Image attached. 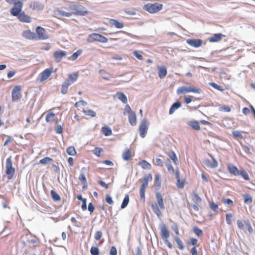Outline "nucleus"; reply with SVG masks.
I'll return each mask as SVG.
<instances>
[{"instance_id": "1", "label": "nucleus", "mask_w": 255, "mask_h": 255, "mask_svg": "<svg viewBox=\"0 0 255 255\" xmlns=\"http://www.w3.org/2000/svg\"><path fill=\"white\" fill-rule=\"evenodd\" d=\"M156 198L157 201V203L152 204L151 205V208L153 212L158 217H160L162 216V213L160 210H164L165 206L164 205L163 200L161 194L159 192H156L155 193Z\"/></svg>"}, {"instance_id": "2", "label": "nucleus", "mask_w": 255, "mask_h": 255, "mask_svg": "<svg viewBox=\"0 0 255 255\" xmlns=\"http://www.w3.org/2000/svg\"><path fill=\"white\" fill-rule=\"evenodd\" d=\"M159 228L160 230V236L163 240L164 243L168 246L169 249H171L173 247V246L168 240V238L170 236V234L165 224L163 222L159 224Z\"/></svg>"}, {"instance_id": "3", "label": "nucleus", "mask_w": 255, "mask_h": 255, "mask_svg": "<svg viewBox=\"0 0 255 255\" xmlns=\"http://www.w3.org/2000/svg\"><path fill=\"white\" fill-rule=\"evenodd\" d=\"M162 4L157 2L154 3H147L143 6V9L151 13H156L162 8Z\"/></svg>"}, {"instance_id": "4", "label": "nucleus", "mask_w": 255, "mask_h": 255, "mask_svg": "<svg viewBox=\"0 0 255 255\" xmlns=\"http://www.w3.org/2000/svg\"><path fill=\"white\" fill-rule=\"evenodd\" d=\"M87 40L88 42L90 43H92L94 41L106 43L108 41V39L107 37L101 34L95 33L90 34L88 36Z\"/></svg>"}, {"instance_id": "5", "label": "nucleus", "mask_w": 255, "mask_h": 255, "mask_svg": "<svg viewBox=\"0 0 255 255\" xmlns=\"http://www.w3.org/2000/svg\"><path fill=\"white\" fill-rule=\"evenodd\" d=\"M201 91V90L200 89L195 88L191 86H181L177 89L176 93L178 95H180L189 92L200 93Z\"/></svg>"}, {"instance_id": "6", "label": "nucleus", "mask_w": 255, "mask_h": 255, "mask_svg": "<svg viewBox=\"0 0 255 255\" xmlns=\"http://www.w3.org/2000/svg\"><path fill=\"white\" fill-rule=\"evenodd\" d=\"M69 8L73 10L72 14L76 15H85L88 11L83 9L84 7L81 5L73 4L69 6Z\"/></svg>"}, {"instance_id": "7", "label": "nucleus", "mask_w": 255, "mask_h": 255, "mask_svg": "<svg viewBox=\"0 0 255 255\" xmlns=\"http://www.w3.org/2000/svg\"><path fill=\"white\" fill-rule=\"evenodd\" d=\"M148 130V121L144 119L141 121V122L139 127V131L140 136L143 138L147 134Z\"/></svg>"}, {"instance_id": "8", "label": "nucleus", "mask_w": 255, "mask_h": 255, "mask_svg": "<svg viewBox=\"0 0 255 255\" xmlns=\"http://www.w3.org/2000/svg\"><path fill=\"white\" fill-rule=\"evenodd\" d=\"M28 6L31 9L35 11L42 10L44 8V4L42 2L37 0L30 1Z\"/></svg>"}, {"instance_id": "9", "label": "nucleus", "mask_w": 255, "mask_h": 255, "mask_svg": "<svg viewBox=\"0 0 255 255\" xmlns=\"http://www.w3.org/2000/svg\"><path fill=\"white\" fill-rule=\"evenodd\" d=\"M36 38L39 40H45L49 38L48 34L44 28L42 27L38 26L36 29Z\"/></svg>"}, {"instance_id": "10", "label": "nucleus", "mask_w": 255, "mask_h": 255, "mask_svg": "<svg viewBox=\"0 0 255 255\" xmlns=\"http://www.w3.org/2000/svg\"><path fill=\"white\" fill-rule=\"evenodd\" d=\"M21 98V87L15 86L12 91V101H17Z\"/></svg>"}, {"instance_id": "11", "label": "nucleus", "mask_w": 255, "mask_h": 255, "mask_svg": "<svg viewBox=\"0 0 255 255\" xmlns=\"http://www.w3.org/2000/svg\"><path fill=\"white\" fill-rule=\"evenodd\" d=\"M53 68H47L41 72L39 75V82H42L47 80L51 75Z\"/></svg>"}, {"instance_id": "12", "label": "nucleus", "mask_w": 255, "mask_h": 255, "mask_svg": "<svg viewBox=\"0 0 255 255\" xmlns=\"http://www.w3.org/2000/svg\"><path fill=\"white\" fill-rule=\"evenodd\" d=\"M23 4L13 5L10 8L9 11L10 14L14 16L17 17L22 11Z\"/></svg>"}, {"instance_id": "13", "label": "nucleus", "mask_w": 255, "mask_h": 255, "mask_svg": "<svg viewBox=\"0 0 255 255\" xmlns=\"http://www.w3.org/2000/svg\"><path fill=\"white\" fill-rule=\"evenodd\" d=\"M67 55V53L65 51L63 50H58L54 52L53 57L55 59V60L57 62H59L61 61L62 59L66 57Z\"/></svg>"}, {"instance_id": "14", "label": "nucleus", "mask_w": 255, "mask_h": 255, "mask_svg": "<svg viewBox=\"0 0 255 255\" xmlns=\"http://www.w3.org/2000/svg\"><path fill=\"white\" fill-rule=\"evenodd\" d=\"M210 156H211L212 160H205L204 164L208 167L215 168L218 166V162L212 155L210 154Z\"/></svg>"}, {"instance_id": "15", "label": "nucleus", "mask_w": 255, "mask_h": 255, "mask_svg": "<svg viewBox=\"0 0 255 255\" xmlns=\"http://www.w3.org/2000/svg\"><path fill=\"white\" fill-rule=\"evenodd\" d=\"M186 42L192 47L198 48L202 45L203 40L199 39H187Z\"/></svg>"}, {"instance_id": "16", "label": "nucleus", "mask_w": 255, "mask_h": 255, "mask_svg": "<svg viewBox=\"0 0 255 255\" xmlns=\"http://www.w3.org/2000/svg\"><path fill=\"white\" fill-rule=\"evenodd\" d=\"M18 19L22 22H30L31 17L25 14L24 11H22L17 17Z\"/></svg>"}, {"instance_id": "17", "label": "nucleus", "mask_w": 255, "mask_h": 255, "mask_svg": "<svg viewBox=\"0 0 255 255\" xmlns=\"http://www.w3.org/2000/svg\"><path fill=\"white\" fill-rule=\"evenodd\" d=\"M22 36L24 38H26L28 39H36L37 40L36 34L34 32H32L30 30H25V31H23Z\"/></svg>"}, {"instance_id": "18", "label": "nucleus", "mask_w": 255, "mask_h": 255, "mask_svg": "<svg viewBox=\"0 0 255 255\" xmlns=\"http://www.w3.org/2000/svg\"><path fill=\"white\" fill-rule=\"evenodd\" d=\"M228 170L230 174L235 176L239 175V170L237 167L233 164H229L227 166Z\"/></svg>"}, {"instance_id": "19", "label": "nucleus", "mask_w": 255, "mask_h": 255, "mask_svg": "<svg viewBox=\"0 0 255 255\" xmlns=\"http://www.w3.org/2000/svg\"><path fill=\"white\" fill-rule=\"evenodd\" d=\"M167 74V68L165 66L158 67V75L160 79L164 78Z\"/></svg>"}, {"instance_id": "20", "label": "nucleus", "mask_w": 255, "mask_h": 255, "mask_svg": "<svg viewBox=\"0 0 255 255\" xmlns=\"http://www.w3.org/2000/svg\"><path fill=\"white\" fill-rule=\"evenodd\" d=\"M225 36L221 33L215 34L213 36L209 38V41L211 42H215L220 41L223 37Z\"/></svg>"}, {"instance_id": "21", "label": "nucleus", "mask_w": 255, "mask_h": 255, "mask_svg": "<svg viewBox=\"0 0 255 255\" xmlns=\"http://www.w3.org/2000/svg\"><path fill=\"white\" fill-rule=\"evenodd\" d=\"M180 107H181V103L180 102L177 101L173 103L169 109V114H173L175 112V111L178 108H179Z\"/></svg>"}, {"instance_id": "22", "label": "nucleus", "mask_w": 255, "mask_h": 255, "mask_svg": "<svg viewBox=\"0 0 255 255\" xmlns=\"http://www.w3.org/2000/svg\"><path fill=\"white\" fill-rule=\"evenodd\" d=\"M85 169H82L80 172V176L79 177V180L82 182L83 185V188L85 187H87V180L86 178V176L85 175V172H84V170Z\"/></svg>"}, {"instance_id": "23", "label": "nucleus", "mask_w": 255, "mask_h": 255, "mask_svg": "<svg viewBox=\"0 0 255 255\" xmlns=\"http://www.w3.org/2000/svg\"><path fill=\"white\" fill-rule=\"evenodd\" d=\"M78 77V73H75L74 74H69L68 79L65 81V82H68V83H70L71 85L77 80Z\"/></svg>"}, {"instance_id": "24", "label": "nucleus", "mask_w": 255, "mask_h": 255, "mask_svg": "<svg viewBox=\"0 0 255 255\" xmlns=\"http://www.w3.org/2000/svg\"><path fill=\"white\" fill-rule=\"evenodd\" d=\"M131 156V152L129 149L127 148L123 152L122 157L124 160H128Z\"/></svg>"}, {"instance_id": "25", "label": "nucleus", "mask_w": 255, "mask_h": 255, "mask_svg": "<svg viewBox=\"0 0 255 255\" xmlns=\"http://www.w3.org/2000/svg\"><path fill=\"white\" fill-rule=\"evenodd\" d=\"M109 23L111 25L115 26L116 28H122L124 27V24L123 23L115 19H110L109 20Z\"/></svg>"}, {"instance_id": "26", "label": "nucleus", "mask_w": 255, "mask_h": 255, "mask_svg": "<svg viewBox=\"0 0 255 255\" xmlns=\"http://www.w3.org/2000/svg\"><path fill=\"white\" fill-rule=\"evenodd\" d=\"M155 188L156 190H158L160 188L161 181L160 179V175L159 174H157L155 176L154 179Z\"/></svg>"}, {"instance_id": "27", "label": "nucleus", "mask_w": 255, "mask_h": 255, "mask_svg": "<svg viewBox=\"0 0 255 255\" xmlns=\"http://www.w3.org/2000/svg\"><path fill=\"white\" fill-rule=\"evenodd\" d=\"M128 120L130 125L134 126L136 124V117L134 112L130 113L128 116Z\"/></svg>"}, {"instance_id": "28", "label": "nucleus", "mask_w": 255, "mask_h": 255, "mask_svg": "<svg viewBox=\"0 0 255 255\" xmlns=\"http://www.w3.org/2000/svg\"><path fill=\"white\" fill-rule=\"evenodd\" d=\"M175 175V178L177 179V187L180 188H182L184 187V183L180 182V172L178 170H176Z\"/></svg>"}, {"instance_id": "29", "label": "nucleus", "mask_w": 255, "mask_h": 255, "mask_svg": "<svg viewBox=\"0 0 255 255\" xmlns=\"http://www.w3.org/2000/svg\"><path fill=\"white\" fill-rule=\"evenodd\" d=\"M188 125L192 127L196 130H200V126L199 123L196 121H189L187 123Z\"/></svg>"}, {"instance_id": "30", "label": "nucleus", "mask_w": 255, "mask_h": 255, "mask_svg": "<svg viewBox=\"0 0 255 255\" xmlns=\"http://www.w3.org/2000/svg\"><path fill=\"white\" fill-rule=\"evenodd\" d=\"M117 95L118 96V99L123 103H127L128 99L125 94H124L123 93L118 92L117 93Z\"/></svg>"}, {"instance_id": "31", "label": "nucleus", "mask_w": 255, "mask_h": 255, "mask_svg": "<svg viewBox=\"0 0 255 255\" xmlns=\"http://www.w3.org/2000/svg\"><path fill=\"white\" fill-rule=\"evenodd\" d=\"M138 165L143 169H149L151 168V165L147 161L142 160L138 162Z\"/></svg>"}, {"instance_id": "32", "label": "nucleus", "mask_w": 255, "mask_h": 255, "mask_svg": "<svg viewBox=\"0 0 255 255\" xmlns=\"http://www.w3.org/2000/svg\"><path fill=\"white\" fill-rule=\"evenodd\" d=\"M239 175H241L246 180H250V177L247 172L244 169L241 168L240 169Z\"/></svg>"}, {"instance_id": "33", "label": "nucleus", "mask_w": 255, "mask_h": 255, "mask_svg": "<svg viewBox=\"0 0 255 255\" xmlns=\"http://www.w3.org/2000/svg\"><path fill=\"white\" fill-rule=\"evenodd\" d=\"M174 239L176 243L177 244V246L178 249L180 250H183L185 248L184 244L181 240L178 237L175 236L174 237Z\"/></svg>"}, {"instance_id": "34", "label": "nucleus", "mask_w": 255, "mask_h": 255, "mask_svg": "<svg viewBox=\"0 0 255 255\" xmlns=\"http://www.w3.org/2000/svg\"><path fill=\"white\" fill-rule=\"evenodd\" d=\"M5 172L7 175V178L8 179H11L13 177L15 172V169L13 167H12L11 168L6 169Z\"/></svg>"}, {"instance_id": "35", "label": "nucleus", "mask_w": 255, "mask_h": 255, "mask_svg": "<svg viewBox=\"0 0 255 255\" xmlns=\"http://www.w3.org/2000/svg\"><path fill=\"white\" fill-rule=\"evenodd\" d=\"M83 112L86 115L90 116L91 117H95L96 116V113L95 111L89 109H83Z\"/></svg>"}, {"instance_id": "36", "label": "nucleus", "mask_w": 255, "mask_h": 255, "mask_svg": "<svg viewBox=\"0 0 255 255\" xmlns=\"http://www.w3.org/2000/svg\"><path fill=\"white\" fill-rule=\"evenodd\" d=\"M102 132L105 136H109L112 134V131L109 127H104L102 128Z\"/></svg>"}, {"instance_id": "37", "label": "nucleus", "mask_w": 255, "mask_h": 255, "mask_svg": "<svg viewBox=\"0 0 255 255\" xmlns=\"http://www.w3.org/2000/svg\"><path fill=\"white\" fill-rule=\"evenodd\" d=\"M71 85L70 83H68V82H64L61 88V93L62 94H66L67 92L68 88L69 86Z\"/></svg>"}, {"instance_id": "38", "label": "nucleus", "mask_w": 255, "mask_h": 255, "mask_svg": "<svg viewBox=\"0 0 255 255\" xmlns=\"http://www.w3.org/2000/svg\"><path fill=\"white\" fill-rule=\"evenodd\" d=\"M168 155L170 157V158L173 160L174 163L175 164H177L178 161L177 158V156L174 151H170L168 153Z\"/></svg>"}, {"instance_id": "39", "label": "nucleus", "mask_w": 255, "mask_h": 255, "mask_svg": "<svg viewBox=\"0 0 255 255\" xmlns=\"http://www.w3.org/2000/svg\"><path fill=\"white\" fill-rule=\"evenodd\" d=\"M244 202L246 204H250L252 203L253 199L252 196L249 194H245L243 195Z\"/></svg>"}, {"instance_id": "40", "label": "nucleus", "mask_w": 255, "mask_h": 255, "mask_svg": "<svg viewBox=\"0 0 255 255\" xmlns=\"http://www.w3.org/2000/svg\"><path fill=\"white\" fill-rule=\"evenodd\" d=\"M51 195L53 200L55 201H59L61 200L60 196L54 190L51 191Z\"/></svg>"}, {"instance_id": "41", "label": "nucleus", "mask_w": 255, "mask_h": 255, "mask_svg": "<svg viewBox=\"0 0 255 255\" xmlns=\"http://www.w3.org/2000/svg\"><path fill=\"white\" fill-rule=\"evenodd\" d=\"M129 196L128 194H126L125 196V198L123 201L122 204L121 205V208L124 209L128 205L129 203Z\"/></svg>"}, {"instance_id": "42", "label": "nucleus", "mask_w": 255, "mask_h": 255, "mask_svg": "<svg viewBox=\"0 0 255 255\" xmlns=\"http://www.w3.org/2000/svg\"><path fill=\"white\" fill-rule=\"evenodd\" d=\"M55 114L53 113H48L46 117L45 120L46 122L49 123L55 120Z\"/></svg>"}, {"instance_id": "43", "label": "nucleus", "mask_w": 255, "mask_h": 255, "mask_svg": "<svg viewBox=\"0 0 255 255\" xmlns=\"http://www.w3.org/2000/svg\"><path fill=\"white\" fill-rule=\"evenodd\" d=\"M82 53V50L81 49H79L77 50L76 52L74 53L70 57L69 59L72 60H76L77 57L81 54Z\"/></svg>"}, {"instance_id": "44", "label": "nucleus", "mask_w": 255, "mask_h": 255, "mask_svg": "<svg viewBox=\"0 0 255 255\" xmlns=\"http://www.w3.org/2000/svg\"><path fill=\"white\" fill-rule=\"evenodd\" d=\"M66 152L69 155H75L76 154L75 149L74 146H71L67 148Z\"/></svg>"}, {"instance_id": "45", "label": "nucleus", "mask_w": 255, "mask_h": 255, "mask_svg": "<svg viewBox=\"0 0 255 255\" xmlns=\"http://www.w3.org/2000/svg\"><path fill=\"white\" fill-rule=\"evenodd\" d=\"M153 162L154 164H155L157 166H159L160 167H163L164 165V162L163 161L159 158H156L155 159H153Z\"/></svg>"}, {"instance_id": "46", "label": "nucleus", "mask_w": 255, "mask_h": 255, "mask_svg": "<svg viewBox=\"0 0 255 255\" xmlns=\"http://www.w3.org/2000/svg\"><path fill=\"white\" fill-rule=\"evenodd\" d=\"M57 13L60 16L65 17H70L72 15V12H67L62 10H58Z\"/></svg>"}, {"instance_id": "47", "label": "nucleus", "mask_w": 255, "mask_h": 255, "mask_svg": "<svg viewBox=\"0 0 255 255\" xmlns=\"http://www.w3.org/2000/svg\"><path fill=\"white\" fill-rule=\"evenodd\" d=\"M192 200L195 203H200L202 201L201 197L196 193H193L192 194Z\"/></svg>"}, {"instance_id": "48", "label": "nucleus", "mask_w": 255, "mask_h": 255, "mask_svg": "<svg viewBox=\"0 0 255 255\" xmlns=\"http://www.w3.org/2000/svg\"><path fill=\"white\" fill-rule=\"evenodd\" d=\"M166 165L168 171L170 173H173L174 172V169L171 164V161L168 159L166 162Z\"/></svg>"}, {"instance_id": "49", "label": "nucleus", "mask_w": 255, "mask_h": 255, "mask_svg": "<svg viewBox=\"0 0 255 255\" xmlns=\"http://www.w3.org/2000/svg\"><path fill=\"white\" fill-rule=\"evenodd\" d=\"M193 232L198 237L202 236L203 234V231L197 227H194Z\"/></svg>"}, {"instance_id": "50", "label": "nucleus", "mask_w": 255, "mask_h": 255, "mask_svg": "<svg viewBox=\"0 0 255 255\" xmlns=\"http://www.w3.org/2000/svg\"><path fill=\"white\" fill-rule=\"evenodd\" d=\"M90 253L92 255H99V250L96 247H92L90 250Z\"/></svg>"}, {"instance_id": "51", "label": "nucleus", "mask_w": 255, "mask_h": 255, "mask_svg": "<svg viewBox=\"0 0 255 255\" xmlns=\"http://www.w3.org/2000/svg\"><path fill=\"white\" fill-rule=\"evenodd\" d=\"M209 207L215 212H218V206L216 203L214 202H210L209 203Z\"/></svg>"}, {"instance_id": "52", "label": "nucleus", "mask_w": 255, "mask_h": 255, "mask_svg": "<svg viewBox=\"0 0 255 255\" xmlns=\"http://www.w3.org/2000/svg\"><path fill=\"white\" fill-rule=\"evenodd\" d=\"M52 161H53V159L52 158L49 157H46L41 159L39 161V162L41 164H45Z\"/></svg>"}, {"instance_id": "53", "label": "nucleus", "mask_w": 255, "mask_h": 255, "mask_svg": "<svg viewBox=\"0 0 255 255\" xmlns=\"http://www.w3.org/2000/svg\"><path fill=\"white\" fill-rule=\"evenodd\" d=\"M233 218V216L232 214L228 213L226 215V220L227 224L230 225L232 224V219Z\"/></svg>"}, {"instance_id": "54", "label": "nucleus", "mask_w": 255, "mask_h": 255, "mask_svg": "<svg viewBox=\"0 0 255 255\" xmlns=\"http://www.w3.org/2000/svg\"><path fill=\"white\" fill-rule=\"evenodd\" d=\"M12 167V162L11 157L7 158L6 161V169L11 168Z\"/></svg>"}, {"instance_id": "55", "label": "nucleus", "mask_w": 255, "mask_h": 255, "mask_svg": "<svg viewBox=\"0 0 255 255\" xmlns=\"http://www.w3.org/2000/svg\"><path fill=\"white\" fill-rule=\"evenodd\" d=\"M145 189L144 188L140 187L139 189L140 198L143 200L145 199Z\"/></svg>"}, {"instance_id": "56", "label": "nucleus", "mask_w": 255, "mask_h": 255, "mask_svg": "<svg viewBox=\"0 0 255 255\" xmlns=\"http://www.w3.org/2000/svg\"><path fill=\"white\" fill-rule=\"evenodd\" d=\"M103 151V149L100 147H96L94 150V154L98 157L101 156V153Z\"/></svg>"}, {"instance_id": "57", "label": "nucleus", "mask_w": 255, "mask_h": 255, "mask_svg": "<svg viewBox=\"0 0 255 255\" xmlns=\"http://www.w3.org/2000/svg\"><path fill=\"white\" fill-rule=\"evenodd\" d=\"M105 200L106 202L110 205H113L114 204V201L112 197L108 194L106 195Z\"/></svg>"}, {"instance_id": "58", "label": "nucleus", "mask_w": 255, "mask_h": 255, "mask_svg": "<svg viewBox=\"0 0 255 255\" xmlns=\"http://www.w3.org/2000/svg\"><path fill=\"white\" fill-rule=\"evenodd\" d=\"M244 223H245V225L247 227L249 232L250 233H252L253 232V229H252V227L251 226V225L249 221L245 220L244 221Z\"/></svg>"}, {"instance_id": "59", "label": "nucleus", "mask_w": 255, "mask_h": 255, "mask_svg": "<svg viewBox=\"0 0 255 255\" xmlns=\"http://www.w3.org/2000/svg\"><path fill=\"white\" fill-rule=\"evenodd\" d=\"M171 228L174 231L175 233L177 235H179V232L178 225L177 223H174L173 225L172 226Z\"/></svg>"}, {"instance_id": "60", "label": "nucleus", "mask_w": 255, "mask_h": 255, "mask_svg": "<svg viewBox=\"0 0 255 255\" xmlns=\"http://www.w3.org/2000/svg\"><path fill=\"white\" fill-rule=\"evenodd\" d=\"M103 236L102 232L101 231H97L95 233V239L96 240H99Z\"/></svg>"}, {"instance_id": "61", "label": "nucleus", "mask_w": 255, "mask_h": 255, "mask_svg": "<svg viewBox=\"0 0 255 255\" xmlns=\"http://www.w3.org/2000/svg\"><path fill=\"white\" fill-rule=\"evenodd\" d=\"M100 73L102 76V77H103V79H105L106 80H109L110 79V77H109L107 76V75H105L106 74V72L104 70H101L100 71Z\"/></svg>"}, {"instance_id": "62", "label": "nucleus", "mask_w": 255, "mask_h": 255, "mask_svg": "<svg viewBox=\"0 0 255 255\" xmlns=\"http://www.w3.org/2000/svg\"><path fill=\"white\" fill-rule=\"evenodd\" d=\"M133 55L136 57L139 60H142L143 59V56L141 54L138 53L137 51H134L133 52Z\"/></svg>"}, {"instance_id": "63", "label": "nucleus", "mask_w": 255, "mask_h": 255, "mask_svg": "<svg viewBox=\"0 0 255 255\" xmlns=\"http://www.w3.org/2000/svg\"><path fill=\"white\" fill-rule=\"evenodd\" d=\"M232 133H233V135L235 137H239L240 138L243 137V135H242V134L241 133V132L239 131H237V130L233 131Z\"/></svg>"}, {"instance_id": "64", "label": "nucleus", "mask_w": 255, "mask_h": 255, "mask_svg": "<svg viewBox=\"0 0 255 255\" xmlns=\"http://www.w3.org/2000/svg\"><path fill=\"white\" fill-rule=\"evenodd\" d=\"M133 255H142L141 250L139 247L135 248L134 253L133 252Z\"/></svg>"}]
</instances>
